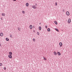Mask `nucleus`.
<instances>
[{
  "mask_svg": "<svg viewBox=\"0 0 72 72\" xmlns=\"http://www.w3.org/2000/svg\"><path fill=\"white\" fill-rule=\"evenodd\" d=\"M8 57L9 58H10V59H12V56L11 55H9L8 56Z\"/></svg>",
  "mask_w": 72,
  "mask_h": 72,
  "instance_id": "obj_1",
  "label": "nucleus"
},
{
  "mask_svg": "<svg viewBox=\"0 0 72 72\" xmlns=\"http://www.w3.org/2000/svg\"><path fill=\"white\" fill-rule=\"evenodd\" d=\"M32 8L33 9H36V6L35 5L32 6Z\"/></svg>",
  "mask_w": 72,
  "mask_h": 72,
  "instance_id": "obj_2",
  "label": "nucleus"
},
{
  "mask_svg": "<svg viewBox=\"0 0 72 72\" xmlns=\"http://www.w3.org/2000/svg\"><path fill=\"white\" fill-rule=\"evenodd\" d=\"M71 19H69L68 21V23H71Z\"/></svg>",
  "mask_w": 72,
  "mask_h": 72,
  "instance_id": "obj_3",
  "label": "nucleus"
},
{
  "mask_svg": "<svg viewBox=\"0 0 72 72\" xmlns=\"http://www.w3.org/2000/svg\"><path fill=\"white\" fill-rule=\"evenodd\" d=\"M66 14L67 15H69V12H66Z\"/></svg>",
  "mask_w": 72,
  "mask_h": 72,
  "instance_id": "obj_4",
  "label": "nucleus"
},
{
  "mask_svg": "<svg viewBox=\"0 0 72 72\" xmlns=\"http://www.w3.org/2000/svg\"><path fill=\"white\" fill-rule=\"evenodd\" d=\"M0 35L2 37L3 36V33L1 32L0 33Z\"/></svg>",
  "mask_w": 72,
  "mask_h": 72,
  "instance_id": "obj_5",
  "label": "nucleus"
},
{
  "mask_svg": "<svg viewBox=\"0 0 72 72\" xmlns=\"http://www.w3.org/2000/svg\"><path fill=\"white\" fill-rule=\"evenodd\" d=\"M26 6L27 7L28 6H29V3H27L26 4Z\"/></svg>",
  "mask_w": 72,
  "mask_h": 72,
  "instance_id": "obj_6",
  "label": "nucleus"
},
{
  "mask_svg": "<svg viewBox=\"0 0 72 72\" xmlns=\"http://www.w3.org/2000/svg\"><path fill=\"white\" fill-rule=\"evenodd\" d=\"M2 16H3V17H5V13H3L2 14Z\"/></svg>",
  "mask_w": 72,
  "mask_h": 72,
  "instance_id": "obj_7",
  "label": "nucleus"
},
{
  "mask_svg": "<svg viewBox=\"0 0 72 72\" xmlns=\"http://www.w3.org/2000/svg\"><path fill=\"white\" fill-rule=\"evenodd\" d=\"M30 29H32V25H30Z\"/></svg>",
  "mask_w": 72,
  "mask_h": 72,
  "instance_id": "obj_8",
  "label": "nucleus"
},
{
  "mask_svg": "<svg viewBox=\"0 0 72 72\" xmlns=\"http://www.w3.org/2000/svg\"><path fill=\"white\" fill-rule=\"evenodd\" d=\"M57 54L58 55H60V53L59 52H57Z\"/></svg>",
  "mask_w": 72,
  "mask_h": 72,
  "instance_id": "obj_9",
  "label": "nucleus"
},
{
  "mask_svg": "<svg viewBox=\"0 0 72 72\" xmlns=\"http://www.w3.org/2000/svg\"><path fill=\"white\" fill-rule=\"evenodd\" d=\"M39 30H41V27L39 26Z\"/></svg>",
  "mask_w": 72,
  "mask_h": 72,
  "instance_id": "obj_10",
  "label": "nucleus"
},
{
  "mask_svg": "<svg viewBox=\"0 0 72 72\" xmlns=\"http://www.w3.org/2000/svg\"><path fill=\"white\" fill-rule=\"evenodd\" d=\"M54 22L55 24H58V23H57V21H55Z\"/></svg>",
  "mask_w": 72,
  "mask_h": 72,
  "instance_id": "obj_11",
  "label": "nucleus"
},
{
  "mask_svg": "<svg viewBox=\"0 0 72 72\" xmlns=\"http://www.w3.org/2000/svg\"><path fill=\"white\" fill-rule=\"evenodd\" d=\"M6 40L7 41H9V39H8V38H6Z\"/></svg>",
  "mask_w": 72,
  "mask_h": 72,
  "instance_id": "obj_12",
  "label": "nucleus"
},
{
  "mask_svg": "<svg viewBox=\"0 0 72 72\" xmlns=\"http://www.w3.org/2000/svg\"><path fill=\"white\" fill-rule=\"evenodd\" d=\"M54 54L55 55H57V53H56V52H54Z\"/></svg>",
  "mask_w": 72,
  "mask_h": 72,
  "instance_id": "obj_13",
  "label": "nucleus"
},
{
  "mask_svg": "<svg viewBox=\"0 0 72 72\" xmlns=\"http://www.w3.org/2000/svg\"><path fill=\"white\" fill-rule=\"evenodd\" d=\"M9 54L12 55V53L11 52H9Z\"/></svg>",
  "mask_w": 72,
  "mask_h": 72,
  "instance_id": "obj_14",
  "label": "nucleus"
},
{
  "mask_svg": "<svg viewBox=\"0 0 72 72\" xmlns=\"http://www.w3.org/2000/svg\"><path fill=\"white\" fill-rule=\"evenodd\" d=\"M18 31H21V28H20L18 27Z\"/></svg>",
  "mask_w": 72,
  "mask_h": 72,
  "instance_id": "obj_15",
  "label": "nucleus"
},
{
  "mask_svg": "<svg viewBox=\"0 0 72 72\" xmlns=\"http://www.w3.org/2000/svg\"><path fill=\"white\" fill-rule=\"evenodd\" d=\"M59 45L60 46H62V43L60 42L59 43Z\"/></svg>",
  "mask_w": 72,
  "mask_h": 72,
  "instance_id": "obj_16",
  "label": "nucleus"
},
{
  "mask_svg": "<svg viewBox=\"0 0 72 72\" xmlns=\"http://www.w3.org/2000/svg\"><path fill=\"white\" fill-rule=\"evenodd\" d=\"M47 30L49 32L50 31V29L49 28H48Z\"/></svg>",
  "mask_w": 72,
  "mask_h": 72,
  "instance_id": "obj_17",
  "label": "nucleus"
},
{
  "mask_svg": "<svg viewBox=\"0 0 72 72\" xmlns=\"http://www.w3.org/2000/svg\"><path fill=\"white\" fill-rule=\"evenodd\" d=\"M55 30H56L57 31V32H59V30H58V29H57V28H55Z\"/></svg>",
  "mask_w": 72,
  "mask_h": 72,
  "instance_id": "obj_18",
  "label": "nucleus"
},
{
  "mask_svg": "<svg viewBox=\"0 0 72 72\" xmlns=\"http://www.w3.org/2000/svg\"><path fill=\"white\" fill-rule=\"evenodd\" d=\"M22 13L23 14H24V13H25V11H22Z\"/></svg>",
  "mask_w": 72,
  "mask_h": 72,
  "instance_id": "obj_19",
  "label": "nucleus"
},
{
  "mask_svg": "<svg viewBox=\"0 0 72 72\" xmlns=\"http://www.w3.org/2000/svg\"><path fill=\"white\" fill-rule=\"evenodd\" d=\"M33 42H35V41H36V40H35V39L34 38L33 39Z\"/></svg>",
  "mask_w": 72,
  "mask_h": 72,
  "instance_id": "obj_20",
  "label": "nucleus"
},
{
  "mask_svg": "<svg viewBox=\"0 0 72 72\" xmlns=\"http://www.w3.org/2000/svg\"><path fill=\"white\" fill-rule=\"evenodd\" d=\"M10 37H11V38H13V37L12 36V34H10Z\"/></svg>",
  "mask_w": 72,
  "mask_h": 72,
  "instance_id": "obj_21",
  "label": "nucleus"
},
{
  "mask_svg": "<svg viewBox=\"0 0 72 72\" xmlns=\"http://www.w3.org/2000/svg\"><path fill=\"white\" fill-rule=\"evenodd\" d=\"M43 58H44V60H46V58H45L44 57H43Z\"/></svg>",
  "mask_w": 72,
  "mask_h": 72,
  "instance_id": "obj_22",
  "label": "nucleus"
},
{
  "mask_svg": "<svg viewBox=\"0 0 72 72\" xmlns=\"http://www.w3.org/2000/svg\"><path fill=\"white\" fill-rule=\"evenodd\" d=\"M55 4L56 6H57V2H55Z\"/></svg>",
  "mask_w": 72,
  "mask_h": 72,
  "instance_id": "obj_23",
  "label": "nucleus"
},
{
  "mask_svg": "<svg viewBox=\"0 0 72 72\" xmlns=\"http://www.w3.org/2000/svg\"><path fill=\"white\" fill-rule=\"evenodd\" d=\"M3 69L4 70H5L6 69V68L5 67H4Z\"/></svg>",
  "mask_w": 72,
  "mask_h": 72,
  "instance_id": "obj_24",
  "label": "nucleus"
},
{
  "mask_svg": "<svg viewBox=\"0 0 72 72\" xmlns=\"http://www.w3.org/2000/svg\"><path fill=\"white\" fill-rule=\"evenodd\" d=\"M2 64H3L0 63V66H2Z\"/></svg>",
  "mask_w": 72,
  "mask_h": 72,
  "instance_id": "obj_25",
  "label": "nucleus"
},
{
  "mask_svg": "<svg viewBox=\"0 0 72 72\" xmlns=\"http://www.w3.org/2000/svg\"><path fill=\"white\" fill-rule=\"evenodd\" d=\"M37 35H39V34H40V33H39V32H37Z\"/></svg>",
  "mask_w": 72,
  "mask_h": 72,
  "instance_id": "obj_26",
  "label": "nucleus"
},
{
  "mask_svg": "<svg viewBox=\"0 0 72 72\" xmlns=\"http://www.w3.org/2000/svg\"><path fill=\"white\" fill-rule=\"evenodd\" d=\"M45 27H46V28H47L48 27V26H47L46 25L45 26Z\"/></svg>",
  "mask_w": 72,
  "mask_h": 72,
  "instance_id": "obj_27",
  "label": "nucleus"
},
{
  "mask_svg": "<svg viewBox=\"0 0 72 72\" xmlns=\"http://www.w3.org/2000/svg\"><path fill=\"white\" fill-rule=\"evenodd\" d=\"M62 10H63V12H64V9Z\"/></svg>",
  "mask_w": 72,
  "mask_h": 72,
  "instance_id": "obj_28",
  "label": "nucleus"
},
{
  "mask_svg": "<svg viewBox=\"0 0 72 72\" xmlns=\"http://www.w3.org/2000/svg\"><path fill=\"white\" fill-rule=\"evenodd\" d=\"M35 5V6H37V4L36 3Z\"/></svg>",
  "mask_w": 72,
  "mask_h": 72,
  "instance_id": "obj_29",
  "label": "nucleus"
},
{
  "mask_svg": "<svg viewBox=\"0 0 72 72\" xmlns=\"http://www.w3.org/2000/svg\"><path fill=\"white\" fill-rule=\"evenodd\" d=\"M1 20H3V17L1 18Z\"/></svg>",
  "mask_w": 72,
  "mask_h": 72,
  "instance_id": "obj_30",
  "label": "nucleus"
},
{
  "mask_svg": "<svg viewBox=\"0 0 72 72\" xmlns=\"http://www.w3.org/2000/svg\"><path fill=\"white\" fill-rule=\"evenodd\" d=\"M13 1H16V0H12Z\"/></svg>",
  "mask_w": 72,
  "mask_h": 72,
  "instance_id": "obj_31",
  "label": "nucleus"
},
{
  "mask_svg": "<svg viewBox=\"0 0 72 72\" xmlns=\"http://www.w3.org/2000/svg\"><path fill=\"white\" fill-rule=\"evenodd\" d=\"M1 44H0V46H1Z\"/></svg>",
  "mask_w": 72,
  "mask_h": 72,
  "instance_id": "obj_32",
  "label": "nucleus"
}]
</instances>
